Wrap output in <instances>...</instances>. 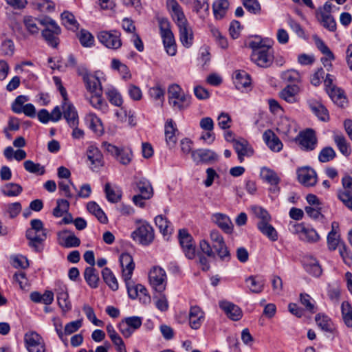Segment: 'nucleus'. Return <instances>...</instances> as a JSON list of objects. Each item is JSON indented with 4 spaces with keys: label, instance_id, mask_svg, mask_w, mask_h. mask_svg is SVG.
<instances>
[{
    "label": "nucleus",
    "instance_id": "obj_36",
    "mask_svg": "<svg viewBox=\"0 0 352 352\" xmlns=\"http://www.w3.org/2000/svg\"><path fill=\"white\" fill-rule=\"evenodd\" d=\"M234 83L238 89L246 88L251 84L250 76L245 71H236L235 72Z\"/></svg>",
    "mask_w": 352,
    "mask_h": 352
},
{
    "label": "nucleus",
    "instance_id": "obj_60",
    "mask_svg": "<svg viewBox=\"0 0 352 352\" xmlns=\"http://www.w3.org/2000/svg\"><path fill=\"white\" fill-rule=\"evenodd\" d=\"M339 254L342 257L343 262L350 266L352 264V253L346 243H342L338 248Z\"/></svg>",
    "mask_w": 352,
    "mask_h": 352
},
{
    "label": "nucleus",
    "instance_id": "obj_56",
    "mask_svg": "<svg viewBox=\"0 0 352 352\" xmlns=\"http://www.w3.org/2000/svg\"><path fill=\"white\" fill-rule=\"evenodd\" d=\"M78 38L80 44L85 47H90L94 45V37L85 30H81L78 34Z\"/></svg>",
    "mask_w": 352,
    "mask_h": 352
},
{
    "label": "nucleus",
    "instance_id": "obj_63",
    "mask_svg": "<svg viewBox=\"0 0 352 352\" xmlns=\"http://www.w3.org/2000/svg\"><path fill=\"white\" fill-rule=\"evenodd\" d=\"M133 153L129 149L121 148L116 159L123 165H128L132 160Z\"/></svg>",
    "mask_w": 352,
    "mask_h": 352
},
{
    "label": "nucleus",
    "instance_id": "obj_27",
    "mask_svg": "<svg viewBox=\"0 0 352 352\" xmlns=\"http://www.w3.org/2000/svg\"><path fill=\"white\" fill-rule=\"evenodd\" d=\"M263 140L268 147L274 152H279L283 148V143L272 130H267L263 135Z\"/></svg>",
    "mask_w": 352,
    "mask_h": 352
},
{
    "label": "nucleus",
    "instance_id": "obj_1",
    "mask_svg": "<svg viewBox=\"0 0 352 352\" xmlns=\"http://www.w3.org/2000/svg\"><path fill=\"white\" fill-rule=\"evenodd\" d=\"M210 243L206 239L199 241L201 251L207 256L215 258L216 256L223 262H228L231 259V254L223 236L216 230H212L210 233Z\"/></svg>",
    "mask_w": 352,
    "mask_h": 352
},
{
    "label": "nucleus",
    "instance_id": "obj_12",
    "mask_svg": "<svg viewBox=\"0 0 352 352\" xmlns=\"http://www.w3.org/2000/svg\"><path fill=\"white\" fill-rule=\"evenodd\" d=\"M166 277L165 271L160 267H154L148 274L151 285L159 292H162L165 289Z\"/></svg>",
    "mask_w": 352,
    "mask_h": 352
},
{
    "label": "nucleus",
    "instance_id": "obj_35",
    "mask_svg": "<svg viewBox=\"0 0 352 352\" xmlns=\"http://www.w3.org/2000/svg\"><path fill=\"white\" fill-rule=\"evenodd\" d=\"M89 122V128L98 135H101L104 132L102 121L94 113H89L86 117Z\"/></svg>",
    "mask_w": 352,
    "mask_h": 352
},
{
    "label": "nucleus",
    "instance_id": "obj_45",
    "mask_svg": "<svg viewBox=\"0 0 352 352\" xmlns=\"http://www.w3.org/2000/svg\"><path fill=\"white\" fill-rule=\"evenodd\" d=\"M298 92V87L296 85H289L283 89L280 93V96L286 102L294 103L296 102V95Z\"/></svg>",
    "mask_w": 352,
    "mask_h": 352
},
{
    "label": "nucleus",
    "instance_id": "obj_38",
    "mask_svg": "<svg viewBox=\"0 0 352 352\" xmlns=\"http://www.w3.org/2000/svg\"><path fill=\"white\" fill-rule=\"evenodd\" d=\"M23 191V188L21 185L16 183H7L1 188L2 194L7 197H16L19 196Z\"/></svg>",
    "mask_w": 352,
    "mask_h": 352
},
{
    "label": "nucleus",
    "instance_id": "obj_17",
    "mask_svg": "<svg viewBox=\"0 0 352 352\" xmlns=\"http://www.w3.org/2000/svg\"><path fill=\"white\" fill-rule=\"evenodd\" d=\"M299 182L306 186H313L317 182L316 171L309 167L299 168L297 171Z\"/></svg>",
    "mask_w": 352,
    "mask_h": 352
},
{
    "label": "nucleus",
    "instance_id": "obj_9",
    "mask_svg": "<svg viewBox=\"0 0 352 352\" xmlns=\"http://www.w3.org/2000/svg\"><path fill=\"white\" fill-rule=\"evenodd\" d=\"M99 41L106 47L118 50L122 46L120 33L116 30L101 31L98 34Z\"/></svg>",
    "mask_w": 352,
    "mask_h": 352
},
{
    "label": "nucleus",
    "instance_id": "obj_48",
    "mask_svg": "<svg viewBox=\"0 0 352 352\" xmlns=\"http://www.w3.org/2000/svg\"><path fill=\"white\" fill-rule=\"evenodd\" d=\"M193 10L195 11L201 18L204 19L209 14L208 0H194Z\"/></svg>",
    "mask_w": 352,
    "mask_h": 352
},
{
    "label": "nucleus",
    "instance_id": "obj_16",
    "mask_svg": "<svg viewBox=\"0 0 352 352\" xmlns=\"http://www.w3.org/2000/svg\"><path fill=\"white\" fill-rule=\"evenodd\" d=\"M87 155L91 163V168L95 171L103 166V155L94 145H90L87 150Z\"/></svg>",
    "mask_w": 352,
    "mask_h": 352
},
{
    "label": "nucleus",
    "instance_id": "obj_8",
    "mask_svg": "<svg viewBox=\"0 0 352 352\" xmlns=\"http://www.w3.org/2000/svg\"><path fill=\"white\" fill-rule=\"evenodd\" d=\"M131 236L140 244L147 245L154 239L153 229L148 223L144 222L132 232Z\"/></svg>",
    "mask_w": 352,
    "mask_h": 352
},
{
    "label": "nucleus",
    "instance_id": "obj_39",
    "mask_svg": "<svg viewBox=\"0 0 352 352\" xmlns=\"http://www.w3.org/2000/svg\"><path fill=\"white\" fill-rule=\"evenodd\" d=\"M155 223L160 232L166 236L170 234L173 230L170 222L163 215H158L155 219Z\"/></svg>",
    "mask_w": 352,
    "mask_h": 352
},
{
    "label": "nucleus",
    "instance_id": "obj_25",
    "mask_svg": "<svg viewBox=\"0 0 352 352\" xmlns=\"http://www.w3.org/2000/svg\"><path fill=\"white\" fill-rule=\"evenodd\" d=\"M63 114L69 126L78 125L79 119L78 113L75 107L72 104L67 103L65 101L63 104Z\"/></svg>",
    "mask_w": 352,
    "mask_h": 352
},
{
    "label": "nucleus",
    "instance_id": "obj_41",
    "mask_svg": "<svg viewBox=\"0 0 352 352\" xmlns=\"http://www.w3.org/2000/svg\"><path fill=\"white\" fill-rule=\"evenodd\" d=\"M87 210L94 214L102 223L107 222V217L101 208L95 201H89L87 205Z\"/></svg>",
    "mask_w": 352,
    "mask_h": 352
},
{
    "label": "nucleus",
    "instance_id": "obj_6",
    "mask_svg": "<svg viewBox=\"0 0 352 352\" xmlns=\"http://www.w3.org/2000/svg\"><path fill=\"white\" fill-rule=\"evenodd\" d=\"M292 232L299 235L300 240L307 243H316L320 240V236L313 228L305 226L303 223L290 224Z\"/></svg>",
    "mask_w": 352,
    "mask_h": 352
},
{
    "label": "nucleus",
    "instance_id": "obj_19",
    "mask_svg": "<svg viewBox=\"0 0 352 352\" xmlns=\"http://www.w3.org/2000/svg\"><path fill=\"white\" fill-rule=\"evenodd\" d=\"M192 158L197 163H210L217 160V155L210 149H197L192 152Z\"/></svg>",
    "mask_w": 352,
    "mask_h": 352
},
{
    "label": "nucleus",
    "instance_id": "obj_13",
    "mask_svg": "<svg viewBox=\"0 0 352 352\" xmlns=\"http://www.w3.org/2000/svg\"><path fill=\"white\" fill-rule=\"evenodd\" d=\"M166 6L178 28L188 24L182 7L176 0H166Z\"/></svg>",
    "mask_w": 352,
    "mask_h": 352
},
{
    "label": "nucleus",
    "instance_id": "obj_52",
    "mask_svg": "<svg viewBox=\"0 0 352 352\" xmlns=\"http://www.w3.org/2000/svg\"><path fill=\"white\" fill-rule=\"evenodd\" d=\"M311 111L322 121H327L329 118L327 109L320 103L310 105Z\"/></svg>",
    "mask_w": 352,
    "mask_h": 352
},
{
    "label": "nucleus",
    "instance_id": "obj_5",
    "mask_svg": "<svg viewBox=\"0 0 352 352\" xmlns=\"http://www.w3.org/2000/svg\"><path fill=\"white\" fill-rule=\"evenodd\" d=\"M77 73L82 77L86 90L89 94L103 92L99 78L90 74L86 67L83 66L78 67Z\"/></svg>",
    "mask_w": 352,
    "mask_h": 352
},
{
    "label": "nucleus",
    "instance_id": "obj_20",
    "mask_svg": "<svg viewBox=\"0 0 352 352\" xmlns=\"http://www.w3.org/2000/svg\"><path fill=\"white\" fill-rule=\"evenodd\" d=\"M211 221L226 233H232L233 225L226 214L220 212L214 213L211 216Z\"/></svg>",
    "mask_w": 352,
    "mask_h": 352
},
{
    "label": "nucleus",
    "instance_id": "obj_11",
    "mask_svg": "<svg viewBox=\"0 0 352 352\" xmlns=\"http://www.w3.org/2000/svg\"><path fill=\"white\" fill-rule=\"evenodd\" d=\"M25 347L29 352H45V346L42 337L35 331L28 332L24 336Z\"/></svg>",
    "mask_w": 352,
    "mask_h": 352
},
{
    "label": "nucleus",
    "instance_id": "obj_10",
    "mask_svg": "<svg viewBox=\"0 0 352 352\" xmlns=\"http://www.w3.org/2000/svg\"><path fill=\"white\" fill-rule=\"evenodd\" d=\"M178 238L185 256L192 259L196 255V248L192 236L186 230H179Z\"/></svg>",
    "mask_w": 352,
    "mask_h": 352
},
{
    "label": "nucleus",
    "instance_id": "obj_46",
    "mask_svg": "<svg viewBox=\"0 0 352 352\" xmlns=\"http://www.w3.org/2000/svg\"><path fill=\"white\" fill-rule=\"evenodd\" d=\"M62 23L67 29L76 30L78 28V23L74 14L68 11H65L61 14Z\"/></svg>",
    "mask_w": 352,
    "mask_h": 352
},
{
    "label": "nucleus",
    "instance_id": "obj_2",
    "mask_svg": "<svg viewBox=\"0 0 352 352\" xmlns=\"http://www.w3.org/2000/svg\"><path fill=\"white\" fill-rule=\"evenodd\" d=\"M249 47L252 50L251 60L258 67L267 68L272 65L274 58L273 48L263 41H252Z\"/></svg>",
    "mask_w": 352,
    "mask_h": 352
},
{
    "label": "nucleus",
    "instance_id": "obj_55",
    "mask_svg": "<svg viewBox=\"0 0 352 352\" xmlns=\"http://www.w3.org/2000/svg\"><path fill=\"white\" fill-rule=\"evenodd\" d=\"M106 95L111 104L117 107H121L123 100L120 94L116 89H108L106 91Z\"/></svg>",
    "mask_w": 352,
    "mask_h": 352
},
{
    "label": "nucleus",
    "instance_id": "obj_7",
    "mask_svg": "<svg viewBox=\"0 0 352 352\" xmlns=\"http://www.w3.org/2000/svg\"><path fill=\"white\" fill-rule=\"evenodd\" d=\"M332 5L326 2L322 7L318 8L317 17L320 24L329 31L334 32L336 30V23L331 15Z\"/></svg>",
    "mask_w": 352,
    "mask_h": 352
},
{
    "label": "nucleus",
    "instance_id": "obj_23",
    "mask_svg": "<svg viewBox=\"0 0 352 352\" xmlns=\"http://www.w3.org/2000/svg\"><path fill=\"white\" fill-rule=\"evenodd\" d=\"M125 283L127 288L128 295L130 298L135 299L137 297H140L141 299V296H143L144 298V301L146 300H150V297L147 294V289L144 285L141 284L134 285L133 283H131L130 280Z\"/></svg>",
    "mask_w": 352,
    "mask_h": 352
},
{
    "label": "nucleus",
    "instance_id": "obj_28",
    "mask_svg": "<svg viewBox=\"0 0 352 352\" xmlns=\"http://www.w3.org/2000/svg\"><path fill=\"white\" fill-rule=\"evenodd\" d=\"M233 146L238 154L240 162H243L245 156H250L253 154V150L249 146L248 142L245 140L234 141Z\"/></svg>",
    "mask_w": 352,
    "mask_h": 352
},
{
    "label": "nucleus",
    "instance_id": "obj_43",
    "mask_svg": "<svg viewBox=\"0 0 352 352\" xmlns=\"http://www.w3.org/2000/svg\"><path fill=\"white\" fill-rule=\"evenodd\" d=\"M257 227L261 233L265 235L271 241H276L278 239V233L276 230L269 223V222L258 223Z\"/></svg>",
    "mask_w": 352,
    "mask_h": 352
},
{
    "label": "nucleus",
    "instance_id": "obj_18",
    "mask_svg": "<svg viewBox=\"0 0 352 352\" xmlns=\"http://www.w3.org/2000/svg\"><path fill=\"white\" fill-rule=\"evenodd\" d=\"M60 33V26H54L52 29H43L41 31V36L48 45L56 48L59 44L58 36Z\"/></svg>",
    "mask_w": 352,
    "mask_h": 352
},
{
    "label": "nucleus",
    "instance_id": "obj_33",
    "mask_svg": "<svg viewBox=\"0 0 352 352\" xmlns=\"http://www.w3.org/2000/svg\"><path fill=\"white\" fill-rule=\"evenodd\" d=\"M177 131L174 121L172 119H168L165 124V136L166 141L170 146H173L176 143L175 133Z\"/></svg>",
    "mask_w": 352,
    "mask_h": 352
},
{
    "label": "nucleus",
    "instance_id": "obj_49",
    "mask_svg": "<svg viewBox=\"0 0 352 352\" xmlns=\"http://www.w3.org/2000/svg\"><path fill=\"white\" fill-rule=\"evenodd\" d=\"M318 326L324 331L332 332L333 323L331 320L326 315L318 314L315 318Z\"/></svg>",
    "mask_w": 352,
    "mask_h": 352
},
{
    "label": "nucleus",
    "instance_id": "obj_58",
    "mask_svg": "<svg viewBox=\"0 0 352 352\" xmlns=\"http://www.w3.org/2000/svg\"><path fill=\"white\" fill-rule=\"evenodd\" d=\"M334 141L339 151L344 155L348 156L351 153V150L345 138L343 135H336Z\"/></svg>",
    "mask_w": 352,
    "mask_h": 352
},
{
    "label": "nucleus",
    "instance_id": "obj_24",
    "mask_svg": "<svg viewBox=\"0 0 352 352\" xmlns=\"http://www.w3.org/2000/svg\"><path fill=\"white\" fill-rule=\"evenodd\" d=\"M304 266L306 271L314 276L318 277L322 274V270L318 261L312 255H306L303 258Z\"/></svg>",
    "mask_w": 352,
    "mask_h": 352
},
{
    "label": "nucleus",
    "instance_id": "obj_51",
    "mask_svg": "<svg viewBox=\"0 0 352 352\" xmlns=\"http://www.w3.org/2000/svg\"><path fill=\"white\" fill-rule=\"evenodd\" d=\"M137 188L144 199H150L153 194V188L150 182L146 179H141L137 183Z\"/></svg>",
    "mask_w": 352,
    "mask_h": 352
},
{
    "label": "nucleus",
    "instance_id": "obj_42",
    "mask_svg": "<svg viewBox=\"0 0 352 352\" xmlns=\"http://www.w3.org/2000/svg\"><path fill=\"white\" fill-rule=\"evenodd\" d=\"M327 93L333 102L338 106L343 107L344 103H346V98L344 95V92L338 87L329 89Z\"/></svg>",
    "mask_w": 352,
    "mask_h": 352
},
{
    "label": "nucleus",
    "instance_id": "obj_29",
    "mask_svg": "<svg viewBox=\"0 0 352 352\" xmlns=\"http://www.w3.org/2000/svg\"><path fill=\"white\" fill-rule=\"evenodd\" d=\"M276 129L279 133L286 135L296 131L295 122L287 117H282L279 119Z\"/></svg>",
    "mask_w": 352,
    "mask_h": 352
},
{
    "label": "nucleus",
    "instance_id": "obj_40",
    "mask_svg": "<svg viewBox=\"0 0 352 352\" xmlns=\"http://www.w3.org/2000/svg\"><path fill=\"white\" fill-rule=\"evenodd\" d=\"M84 278L87 284L92 288L98 286L99 277L96 270L92 267H87L84 272Z\"/></svg>",
    "mask_w": 352,
    "mask_h": 352
},
{
    "label": "nucleus",
    "instance_id": "obj_31",
    "mask_svg": "<svg viewBox=\"0 0 352 352\" xmlns=\"http://www.w3.org/2000/svg\"><path fill=\"white\" fill-rule=\"evenodd\" d=\"M179 40L182 44L186 48L190 47L193 44V32L189 24L179 27Z\"/></svg>",
    "mask_w": 352,
    "mask_h": 352
},
{
    "label": "nucleus",
    "instance_id": "obj_37",
    "mask_svg": "<svg viewBox=\"0 0 352 352\" xmlns=\"http://www.w3.org/2000/svg\"><path fill=\"white\" fill-rule=\"evenodd\" d=\"M229 7L227 0H218L213 3L212 9L214 16L217 19H221L226 15Z\"/></svg>",
    "mask_w": 352,
    "mask_h": 352
},
{
    "label": "nucleus",
    "instance_id": "obj_26",
    "mask_svg": "<svg viewBox=\"0 0 352 352\" xmlns=\"http://www.w3.org/2000/svg\"><path fill=\"white\" fill-rule=\"evenodd\" d=\"M60 245L63 247L69 248L78 247L80 244V240L72 232L64 230L59 234Z\"/></svg>",
    "mask_w": 352,
    "mask_h": 352
},
{
    "label": "nucleus",
    "instance_id": "obj_59",
    "mask_svg": "<svg viewBox=\"0 0 352 352\" xmlns=\"http://www.w3.org/2000/svg\"><path fill=\"white\" fill-rule=\"evenodd\" d=\"M69 201L65 199H58L57 206L53 210V215L56 217H60L64 213L67 212L69 209Z\"/></svg>",
    "mask_w": 352,
    "mask_h": 352
},
{
    "label": "nucleus",
    "instance_id": "obj_32",
    "mask_svg": "<svg viewBox=\"0 0 352 352\" xmlns=\"http://www.w3.org/2000/svg\"><path fill=\"white\" fill-rule=\"evenodd\" d=\"M104 192L107 200L111 203H118L122 197V190L118 186H112L110 183L104 186Z\"/></svg>",
    "mask_w": 352,
    "mask_h": 352
},
{
    "label": "nucleus",
    "instance_id": "obj_3",
    "mask_svg": "<svg viewBox=\"0 0 352 352\" xmlns=\"http://www.w3.org/2000/svg\"><path fill=\"white\" fill-rule=\"evenodd\" d=\"M191 96L186 94L177 84L168 88V100L170 106L177 111H183L190 105Z\"/></svg>",
    "mask_w": 352,
    "mask_h": 352
},
{
    "label": "nucleus",
    "instance_id": "obj_34",
    "mask_svg": "<svg viewBox=\"0 0 352 352\" xmlns=\"http://www.w3.org/2000/svg\"><path fill=\"white\" fill-rule=\"evenodd\" d=\"M23 23L30 35L36 36L38 34L40 30L38 27V19L32 16H25L23 18Z\"/></svg>",
    "mask_w": 352,
    "mask_h": 352
},
{
    "label": "nucleus",
    "instance_id": "obj_61",
    "mask_svg": "<svg viewBox=\"0 0 352 352\" xmlns=\"http://www.w3.org/2000/svg\"><path fill=\"white\" fill-rule=\"evenodd\" d=\"M335 157V151L331 147L327 146L321 150L318 155V160L320 162L325 163L332 160Z\"/></svg>",
    "mask_w": 352,
    "mask_h": 352
},
{
    "label": "nucleus",
    "instance_id": "obj_4",
    "mask_svg": "<svg viewBox=\"0 0 352 352\" xmlns=\"http://www.w3.org/2000/svg\"><path fill=\"white\" fill-rule=\"evenodd\" d=\"M158 23L166 52L170 56H175L177 53V47L170 23L166 18H159Z\"/></svg>",
    "mask_w": 352,
    "mask_h": 352
},
{
    "label": "nucleus",
    "instance_id": "obj_14",
    "mask_svg": "<svg viewBox=\"0 0 352 352\" xmlns=\"http://www.w3.org/2000/svg\"><path fill=\"white\" fill-rule=\"evenodd\" d=\"M296 140L299 142L301 148L306 151L314 150L317 144L315 132L310 129L304 132H300Z\"/></svg>",
    "mask_w": 352,
    "mask_h": 352
},
{
    "label": "nucleus",
    "instance_id": "obj_47",
    "mask_svg": "<svg viewBox=\"0 0 352 352\" xmlns=\"http://www.w3.org/2000/svg\"><path fill=\"white\" fill-rule=\"evenodd\" d=\"M102 275L104 281L113 291L118 289V283L117 278L108 267H104L102 271Z\"/></svg>",
    "mask_w": 352,
    "mask_h": 352
},
{
    "label": "nucleus",
    "instance_id": "obj_53",
    "mask_svg": "<svg viewBox=\"0 0 352 352\" xmlns=\"http://www.w3.org/2000/svg\"><path fill=\"white\" fill-rule=\"evenodd\" d=\"M149 96L155 101H159L160 106L164 101L165 90L160 85L151 87L148 90Z\"/></svg>",
    "mask_w": 352,
    "mask_h": 352
},
{
    "label": "nucleus",
    "instance_id": "obj_30",
    "mask_svg": "<svg viewBox=\"0 0 352 352\" xmlns=\"http://www.w3.org/2000/svg\"><path fill=\"white\" fill-rule=\"evenodd\" d=\"M245 283L250 291L252 293L259 294L264 289L265 280L258 276H250L245 279Z\"/></svg>",
    "mask_w": 352,
    "mask_h": 352
},
{
    "label": "nucleus",
    "instance_id": "obj_57",
    "mask_svg": "<svg viewBox=\"0 0 352 352\" xmlns=\"http://www.w3.org/2000/svg\"><path fill=\"white\" fill-rule=\"evenodd\" d=\"M25 169L31 173L38 174L42 175L45 173L44 166H41L40 164H36L32 160H26L23 163Z\"/></svg>",
    "mask_w": 352,
    "mask_h": 352
},
{
    "label": "nucleus",
    "instance_id": "obj_64",
    "mask_svg": "<svg viewBox=\"0 0 352 352\" xmlns=\"http://www.w3.org/2000/svg\"><path fill=\"white\" fill-rule=\"evenodd\" d=\"M338 197L346 207L352 210V192L338 191Z\"/></svg>",
    "mask_w": 352,
    "mask_h": 352
},
{
    "label": "nucleus",
    "instance_id": "obj_22",
    "mask_svg": "<svg viewBox=\"0 0 352 352\" xmlns=\"http://www.w3.org/2000/svg\"><path fill=\"white\" fill-rule=\"evenodd\" d=\"M220 308L223 310L226 316L234 321L239 320L242 317V311L239 307L228 301L219 302Z\"/></svg>",
    "mask_w": 352,
    "mask_h": 352
},
{
    "label": "nucleus",
    "instance_id": "obj_44",
    "mask_svg": "<svg viewBox=\"0 0 352 352\" xmlns=\"http://www.w3.org/2000/svg\"><path fill=\"white\" fill-rule=\"evenodd\" d=\"M261 177L265 182L271 185H278L280 182V178L276 173L267 167H263L261 170Z\"/></svg>",
    "mask_w": 352,
    "mask_h": 352
},
{
    "label": "nucleus",
    "instance_id": "obj_15",
    "mask_svg": "<svg viewBox=\"0 0 352 352\" xmlns=\"http://www.w3.org/2000/svg\"><path fill=\"white\" fill-rule=\"evenodd\" d=\"M119 260L124 280L125 282L131 280L135 269V263L132 256L129 253H122L120 256Z\"/></svg>",
    "mask_w": 352,
    "mask_h": 352
},
{
    "label": "nucleus",
    "instance_id": "obj_54",
    "mask_svg": "<svg viewBox=\"0 0 352 352\" xmlns=\"http://www.w3.org/2000/svg\"><path fill=\"white\" fill-rule=\"evenodd\" d=\"M343 320L346 325L352 327V307L349 302L344 301L341 306Z\"/></svg>",
    "mask_w": 352,
    "mask_h": 352
},
{
    "label": "nucleus",
    "instance_id": "obj_50",
    "mask_svg": "<svg viewBox=\"0 0 352 352\" xmlns=\"http://www.w3.org/2000/svg\"><path fill=\"white\" fill-rule=\"evenodd\" d=\"M342 243H344L340 239L338 232H329L327 235V246L330 251H334L338 248Z\"/></svg>",
    "mask_w": 352,
    "mask_h": 352
},
{
    "label": "nucleus",
    "instance_id": "obj_21",
    "mask_svg": "<svg viewBox=\"0 0 352 352\" xmlns=\"http://www.w3.org/2000/svg\"><path fill=\"white\" fill-rule=\"evenodd\" d=\"M204 320V312L198 306L191 307L188 315L189 325L192 329H198Z\"/></svg>",
    "mask_w": 352,
    "mask_h": 352
},
{
    "label": "nucleus",
    "instance_id": "obj_62",
    "mask_svg": "<svg viewBox=\"0 0 352 352\" xmlns=\"http://www.w3.org/2000/svg\"><path fill=\"white\" fill-rule=\"evenodd\" d=\"M90 104L96 109H102L105 106V103L102 98V93L90 94L89 98H87Z\"/></svg>",
    "mask_w": 352,
    "mask_h": 352
}]
</instances>
